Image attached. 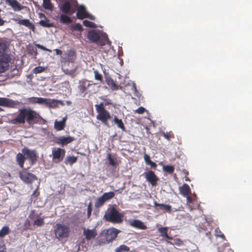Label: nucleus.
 Listing matches in <instances>:
<instances>
[{
	"instance_id": "obj_1",
	"label": "nucleus",
	"mask_w": 252,
	"mask_h": 252,
	"mask_svg": "<svg viewBox=\"0 0 252 252\" xmlns=\"http://www.w3.org/2000/svg\"><path fill=\"white\" fill-rule=\"evenodd\" d=\"M10 123L15 125L27 123L30 126H33L35 124L44 125L46 123V121L33 109L23 108L18 110L16 117L10 121Z\"/></svg>"
},
{
	"instance_id": "obj_2",
	"label": "nucleus",
	"mask_w": 252,
	"mask_h": 252,
	"mask_svg": "<svg viewBox=\"0 0 252 252\" xmlns=\"http://www.w3.org/2000/svg\"><path fill=\"white\" fill-rule=\"evenodd\" d=\"M103 100V102H100L99 104H95V108L97 113L96 119L100 121L105 125H107L108 121L110 119L111 115L110 113L105 109L104 106L111 105L113 107H115V105L110 99L105 98V96H102L100 98Z\"/></svg>"
},
{
	"instance_id": "obj_3",
	"label": "nucleus",
	"mask_w": 252,
	"mask_h": 252,
	"mask_svg": "<svg viewBox=\"0 0 252 252\" xmlns=\"http://www.w3.org/2000/svg\"><path fill=\"white\" fill-rule=\"evenodd\" d=\"M124 215L119 212L116 208V206L114 205L108 208L104 215V219L109 222L114 223H120L123 220Z\"/></svg>"
},
{
	"instance_id": "obj_4",
	"label": "nucleus",
	"mask_w": 252,
	"mask_h": 252,
	"mask_svg": "<svg viewBox=\"0 0 252 252\" xmlns=\"http://www.w3.org/2000/svg\"><path fill=\"white\" fill-rule=\"evenodd\" d=\"M70 232L69 226L63 223H57L54 227L55 236L60 241L68 238Z\"/></svg>"
},
{
	"instance_id": "obj_5",
	"label": "nucleus",
	"mask_w": 252,
	"mask_h": 252,
	"mask_svg": "<svg viewBox=\"0 0 252 252\" xmlns=\"http://www.w3.org/2000/svg\"><path fill=\"white\" fill-rule=\"evenodd\" d=\"M115 193L113 191H110L103 193L101 196L96 199L94 207L96 208H99L102 206L105 203L113 198L115 196Z\"/></svg>"
},
{
	"instance_id": "obj_6",
	"label": "nucleus",
	"mask_w": 252,
	"mask_h": 252,
	"mask_svg": "<svg viewBox=\"0 0 252 252\" xmlns=\"http://www.w3.org/2000/svg\"><path fill=\"white\" fill-rule=\"evenodd\" d=\"M120 231L115 228H110L107 229L103 236L104 243H109L112 242L118 236Z\"/></svg>"
},
{
	"instance_id": "obj_7",
	"label": "nucleus",
	"mask_w": 252,
	"mask_h": 252,
	"mask_svg": "<svg viewBox=\"0 0 252 252\" xmlns=\"http://www.w3.org/2000/svg\"><path fill=\"white\" fill-rule=\"evenodd\" d=\"M20 104L18 100H14L6 97H0V106L11 108H16Z\"/></svg>"
},
{
	"instance_id": "obj_8",
	"label": "nucleus",
	"mask_w": 252,
	"mask_h": 252,
	"mask_svg": "<svg viewBox=\"0 0 252 252\" xmlns=\"http://www.w3.org/2000/svg\"><path fill=\"white\" fill-rule=\"evenodd\" d=\"M19 176L20 179L26 184H31L33 181L37 179L35 175L25 170L20 171Z\"/></svg>"
},
{
	"instance_id": "obj_9",
	"label": "nucleus",
	"mask_w": 252,
	"mask_h": 252,
	"mask_svg": "<svg viewBox=\"0 0 252 252\" xmlns=\"http://www.w3.org/2000/svg\"><path fill=\"white\" fill-rule=\"evenodd\" d=\"M65 151L60 148L52 149L53 160L56 163L61 162L65 156Z\"/></svg>"
},
{
	"instance_id": "obj_10",
	"label": "nucleus",
	"mask_w": 252,
	"mask_h": 252,
	"mask_svg": "<svg viewBox=\"0 0 252 252\" xmlns=\"http://www.w3.org/2000/svg\"><path fill=\"white\" fill-rule=\"evenodd\" d=\"M143 175L147 182H149L153 187L156 186L158 180V177L152 170H149L143 173Z\"/></svg>"
},
{
	"instance_id": "obj_11",
	"label": "nucleus",
	"mask_w": 252,
	"mask_h": 252,
	"mask_svg": "<svg viewBox=\"0 0 252 252\" xmlns=\"http://www.w3.org/2000/svg\"><path fill=\"white\" fill-rule=\"evenodd\" d=\"M22 152L24 154L25 158L29 159L32 164H33L36 162L37 156L35 151L24 148L22 149Z\"/></svg>"
},
{
	"instance_id": "obj_12",
	"label": "nucleus",
	"mask_w": 252,
	"mask_h": 252,
	"mask_svg": "<svg viewBox=\"0 0 252 252\" xmlns=\"http://www.w3.org/2000/svg\"><path fill=\"white\" fill-rule=\"evenodd\" d=\"M36 103L39 104H44L46 106H48L50 107H53L57 105L58 102H60V101H58L55 99H51L50 98H46L42 97H37L36 98Z\"/></svg>"
},
{
	"instance_id": "obj_13",
	"label": "nucleus",
	"mask_w": 252,
	"mask_h": 252,
	"mask_svg": "<svg viewBox=\"0 0 252 252\" xmlns=\"http://www.w3.org/2000/svg\"><path fill=\"white\" fill-rule=\"evenodd\" d=\"M13 20L19 25L25 26V27L32 30L33 32L35 31V28L34 24L31 23L29 19L13 18Z\"/></svg>"
},
{
	"instance_id": "obj_14",
	"label": "nucleus",
	"mask_w": 252,
	"mask_h": 252,
	"mask_svg": "<svg viewBox=\"0 0 252 252\" xmlns=\"http://www.w3.org/2000/svg\"><path fill=\"white\" fill-rule=\"evenodd\" d=\"M75 140L74 137L70 136L67 137L60 136L56 138V143L63 146L73 142Z\"/></svg>"
},
{
	"instance_id": "obj_15",
	"label": "nucleus",
	"mask_w": 252,
	"mask_h": 252,
	"mask_svg": "<svg viewBox=\"0 0 252 252\" xmlns=\"http://www.w3.org/2000/svg\"><path fill=\"white\" fill-rule=\"evenodd\" d=\"M87 38L92 42L96 43L100 39V35L97 31L92 30L89 31L87 35Z\"/></svg>"
},
{
	"instance_id": "obj_16",
	"label": "nucleus",
	"mask_w": 252,
	"mask_h": 252,
	"mask_svg": "<svg viewBox=\"0 0 252 252\" xmlns=\"http://www.w3.org/2000/svg\"><path fill=\"white\" fill-rule=\"evenodd\" d=\"M92 81H88L87 80H83L80 82V85L78 86L79 89L80 91L82 93H85L87 90L89 88V87H93L95 83L91 84L90 82Z\"/></svg>"
},
{
	"instance_id": "obj_17",
	"label": "nucleus",
	"mask_w": 252,
	"mask_h": 252,
	"mask_svg": "<svg viewBox=\"0 0 252 252\" xmlns=\"http://www.w3.org/2000/svg\"><path fill=\"white\" fill-rule=\"evenodd\" d=\"M129 224L131 227L139 229L145 230L147 228L143 222L138 220H129Z\"/></svg>"
},
{
	"instance_id": "obj_18",
	"label": "nucleus",
	"mask_w": 252,
	"mask_h": 252,
	"mask_svg": "<svg viewBox=\"0 0 252 252\" xmlns=\"http://www.w3.org/2000/svg\"><path fill=\"white\" fill-rule=\"evenodd\" d=\"M71 6L69 1H65L63 5L60 7V10L64 13L72 14L74 10H71Z\"/></svg>"
},
{
	"instance_id": "obj_19",
	"label": "nucleus",
	"mask_w": 252,
	"mask_h": 252,
	"mask_svg": "<svg viewBox=\"0 0 252 252\" xmlns=\"http://www.w3.org/2000/svg\"><path fill=\"white\" fill-rule=\"evenodd\" d=\"M76 15L77 18L81 20L89 17V14L82 5H80L78 8Z\"/></svg>"
},
{
	"instance_id": "obj_20",
	"label": "nucleus",
	"mask_w": 252,
	"mask_h": 252,
	"mask_svg": "<svg viewBox=\"0 0 252 252\" xmlns=\"http://www.w3.org/2000/svg\"><path fill=\"white\" fill-rule=\"evenodd\" d=\"M5 1L14 11H20L24 8L17 0H5Z\"/></svg>"
},
{
	"instance_id": "obj_21",
	"label": "nucleus",
	"mask_w": 252,
	"mask_h": 252,
	"mask_svg": "<svg viewBox=\"0 0 252 252\" xmlns=\"http://www.w3.org/2000/svg\"><path fill=\"white\" fill-rule=\"evenodd\" d=\"M83 230L84 235L87 240L94 238L97 235L96 230L94 229L91 230L84 228Z\"/></svg>"
},
{
	"instance_id": "obj_22",
	"label": "nucleus",
	"mask_w": 252,
	"mask_h": 252,
	"mask_svg": "<svg viewBox=\"0 0 252 252\" xmlns=\"http://www.w3.org/2000/svg\"><path fill=\"white\" fill-rule=\"evenodd\" d=\"M180 193L184 196L189 195L191 193L190 189L188 185L184 184L179 188Z\"/></svg>"
},
{
	"instance_id": "obj_23",
	"label": "nucleus",
	"mask_w": 252,
	"mask_h": 252,
	"mask_svg": "<svg viewBox=\"0 0 252 252\" xmlns=\"http://www.w3.org/2000/svg\"><path fill=\"white\" fill-rule=\"evenodd\" d=\"M154 207H158L160 210H164L165 212L170 213L171 212L172 207L169 205L164 204H159L157 201L154 202Z\"/></svg>"
},
{
	"instance_id": "obj_24",
	"label": "nucleus",
	"mask_w": 252,
	"mask_h": 252,
	"mask_svg": "<svg viewBox=\"0 0 252 252\" xmlns=\"http://www.w3.org/2000/svg\"><path fill=\"white\" fill-rule=\"evenodd\" d=\"M168 228L167 227H160L158 228V230L160 233V236L165 238L168 240H172V237L168 236Z\"/></svg>"
},
{
	"instance_id": "obj_25",
	"label": "nucleus",
	"mask_w": 252,
	"mask_h": 252,
	"mask_svg": "<svg viewBox=\"0 0 252 252\" xmlns=\"http://www.w3.org/2000/svg\"><path fill=\"white\" fill-rule=\"evenodd\" d=\"M65 121L66 118H63V120L60 122L56 121L54 125L55 128L58 131L63 130L65 126Z\"/></svg>"
},
{
	"instance_id": "obj_26",
	"label": "nucleus",
	"mask_w": 252,
	"mask_h": 252,
	"mask_svg": "<svg viewBox=\"0 0 252 252\" xmlns=\"http://www.w3.org/2000/svg\"><path fill=\"white\" fill-rule=\"evenodd\" d=\"M41 15L45 18V19L40 20L39 21V24L40 26L46 28H51L54 26L53 24L50 22V20L45 16L44 14H41Z\"/></svg>"
},
{
	"instance_id": "obj_27",
	"label": "nucleus",
	"mask_w": 252,
	"mask_h": 252,
	"mask_svg": "<svg viewBox=\"0 0 252 252\" xmlns=\"http://www.w3.org/2000/svg\"><path fill=\"white\" fill-rule=\"evenodd\" d=\"M106 84L112 90H117L119 89V86L116 84L114 81L111 78H107L106 79Z\"/></svg>"
},
{
	"instance_id": "obj_28",
	"label": "nucleus",
	"mask_w": 252,
	"mask_h": 252,
	"mask_svg": "<svg viewBox=\"0 0 252 252\" xmlns=\"http://www.w3.org/2000/svg\"><path fill=\"white\" fill-rule=\"evenodd\" d=\"M113 122L119 128H121L123 131H126L125 125L121 119H119L117 116H115Z\"/></svg>"
},
{
	"instance_id": "obj_29",
	"label": "nucleus",
	"mask_w": 252,
	"mask_h": 252,
	"mask_svg": "<svg viewBox=\"0 0 252 252\" xmlns=\"http://www.w3.org/2000/svg\"><path fill=\"white\" fill-rule=\"evenodd\" d=\"M16 161L21 168L24 166V164L26 159L25 157L21 153H18L16 156Z\"/></svg>"
},
{
	"instance_id": "obj_30",
	"label": "nucleus",
	"mask_w": 252,
	"mask_h": 252,
	"mask_svg": "<svg viewBox=\"0 0 252 252\" xmlns=\"http://www.w3.org/2000/svg\"><path fill=\"white\" fill-rule=\"evenodd\" d=\"M0 61L3 63L4 64H9L11 61V58L9 55L7 54H2L0 56Z\"/></svg>"
},
{
	"instance_id": "obj_31",
	"label": "nucleus",
	"mask_w": 252,
	"mask_h": 252,
	"mask_svg": "<svg viewBox=\"0 0 252 252\" xmlns=\"http://www.w3.org/2000/svg\"><path fill=\"white\" fill-rule=\"evenodd\" d=\"M43 7L45 9L52 10L54 6L50 0H43Z\"/></svg>"
},
{
	"instance_id": "obj_32",
	"label": "nucleus",
	"mask_w": 252,
	"mask_h": 252,
	"mask_svg": "<svg viewBox=\"0 0 252 252\" xmlns=\"http://www.w3.org/2000/svg\"><path fill=\"white\" fill-rule=\"evenodd\" d=\"M60 21L63 24H69L72 22L71 18L66 15L62 14L60 16Z\"/></svg>"
},
{
	"instance_id": "obj_33",
	"label": "nucleus",
	"mask_w": 252,
	"mask_h": 252,
	"mask_svg": "<svg viewBox=\"0 0 252 252\" xmlns=\"http://www.w3.org/2000/svg\"><path fill=\"white\" fill-rule=\"evenodd\" d=\"M10 232L9 228L7 226H3L0 230V238H3L8 235Z\"/></svg>"
},
{
	"instance_id": "obj_34",
	"label": "nucleus",
	"mask_w": 252,
	"mask_h": 252,
	"mask_svg": "<svg viewBox=\"0 0 252 252\" xmlns=\"http://www.w3.org/2000/svg\"><path fill=\"white\" fill-rule=\"evenodd\" d=\"M107 159L109 161V164L112 167H116L118 164L117 161H116V159H115L112 156V155L110 153L107 154Z\"/></svg>"
},
{
	"instance_id": "obj_35",
	"label": "nucleus",
	"mask_w": 252,
	"mask_h": 252,
	"mask_svg": "<svg viewBox=\"0 0 252 252\" xmlns=\"http://www.w3.org/2000/svg\"><path fill=\"white\" fill-rule=\"evenodd\" d=\"M130 251L128 247L126 245H121L115 250V252H128Z\"/></svg>"
},
{
	"instance_id": "obj_36",
	"label": "nucleus",
	"mask_w": 252,
	"mask_h": 252,
	"mask_svg": "<svg viewBox=\"0 0 252 252\" xmlns=\"http://www.w3.org/2000/svg\"><path fill=\"white\" fill-rule=\"evenodd\" d=\"M27 51L29 54L34 56H36L38 54L36 48L32 46L28 47Z\"/></svg>"
},
{
	"instance_id": "obj_37",
	"label": "nucleus",
	"mask_w": 252,
	"mask_h": 252,
	"mask_svg": "<svg viewBox=\"0 0 252 252\" xmlns=\"http://www.w3.org/2000/svg\"><path fill=\"white\" fill-rule=\"evenodd\" d=\"M163 171L169 174H172L174 172L175 168L173 165H165L163 167Z\"/></svg>"
},
{
	"instance_id": "obj_38",
	"label": "nucleus",
	"mask_w": 252,
	"mask_h": 252,
	"mask_svg": "<svg viewBox=\"0 0 252 252\" xmlns=\"http://www.w3.org/2000/svg\"><path fill=\"white\" fill-rule=\"evenodd\" d=\"M46 69V67L38 66L35 67L32 70V72L35 74L40 73L44 72Z\"/></svg>"
},
{
	"instance_id": "obj_39",
	"label": "nucleus",
	"mask_w": 252,
	"mask_h": 252,
	"mask_svg": "<svg viewBox=\"0 0 252 252\" xmlns=\"http://www.w3.org/2000/svg\"><path fill=\"white\" fill-rule=\"evenodd\" d=\"M77 158L74 156H69L66 158V163H69L70 165L73 164L77 161Z\"/></svg>"
},
{
	"instance_id": "obj_40",
	"label": "nucleus",
	"mask_w": 252,
	"mask_h": 252,
	"mask_svg": "<svg viewBox=\"0 0 252 252\" xmlns=\"http://www.w3.org/2000/svg\"><path fill=\"white\" fill-rule=\"evenodd\" d=\"M215 235L217 237H220L223 240H225L224 235L222 233L219 228H217L215 230Z\"/></svg>"
},
{
	"instance_id": "obj_41",
	"label": "nucleus",
	"mask_w": 252,
	"mask_h": 252,
	"mask_svg": "<svg viewBox=\"0 0 252 252\" xmlns=\"http://www.w3.org/2000/svg\"><path fill=\"white\" fill-rule=\"evenodd\" d=\"M162 135L168 140H170L171 138H174V135L172 132L170 131L169 132H162Z\"/></svg>"
},
{
	"instance_id": "obj_42",
	"label": "nucleus",
	"mask_w": 252,
	"mask_h": 252,
	"mask_svg": "<svg viewBox=\"0 0 252 252\" xmlns=\"http://www.w3.org/2000/svg\"><path fill=\"white\" fill-rule=\"evenodd\" d=\"M9 67V64H4L3 63L0 61V73H2L6 71L8 69Z\"/></svg>"
},
{
	"instance_id": "obj_43",
	"label": "nucleus",
	"mask_w": 252,
	"mask_h": 252,
	"mask_svg": "<svg viewBox=\"0 0 252 252\" xmlns=\"http://www.w3.org/2000/svg\"><path fill=\"white\" fill-rule=\"evenodd\" d=\"M70 29L72 31H81L83 30L82 27L79 23H77L72 25Z\"/></svg>"
},
{
	"instance_id": "obj_44",
	"label": "nucleus",
	"mask_w": 252,
	"mask_h": 252,
	"mask_svg": "<svg viewBox=\"0 0 252 252\" xmlns=\"http://www.w3.org/2000/svg\"><path fill=\"white\" fill-rule=\"evenodd\" d=\"M83 25L87 27H90V28H96V25L95 23L92 22L91 21H89L88 20H84L83 22Z\"/></svg>"
},
{
	"instance_id": "obj_45",
	"label": "nucleus",
	"mask_w": 252,
	"mask_h": 252,
	"mask_svg": "<svg viewBox=\"0 0 252 252\" xmlns=\"http://www.w3.org/2000/svg\"><path fill=\"white\" fill-rule=\"evenodd\" d=\"M44 224V221L43 218H38L35 220L33 222L34 225L38 226H41Z\"/></svg>"
},
{
	"instance_id": "obj_46",
	"label": "nucleus",
	"mask_w": 252,
	"mask_h": 252,
	"mask_svg": "<svg viewBox=\"0 0 252 252\" xmlns=\"http://www.w3.org/2000/svg\"><path fill=\"white\" fill-rule=\"evenodd\" d=\"M7 49L6 44L4 42H0V54L5 52Z\"/></svg>"
},
{
	"instance_id": "obj_47",
	"label": "nucleus",
	"mask_w": 252,
	"mask_h": 252,
	"mask_svg": "<svg viewBox=\"0 0 252 252\" xmlns=\"http://www.w3.org/2000/svg\"><path fill=\"white\" fill-rule=\"evenodd\" d=\"M94 79L96 80L99 81L100 82H102V75L98 72L97 70H95L94 71Z\"/></svg>"
},
{
	"instance_id": "obj_48",
	"label": "nucleus",
	"mask_w": 252,
	"mask_h": 252,
	"mask_svg": "<svg viewBox=\"0 0 252 252\" xmlns=\"http://www.w3.org/2000/svg\"><path fill=\"white\" fill-rule=\"evenodd\" d=\"M167 243L168 244H169L170 245H177V246H180L181 245H182L183 243L182 242V241L180 239H176L174 240V242L173 243V242H171L170 241H167Z\"/></svg>"
},
{
	"instance_id": "obj_49",
	"label": "nucleus",
	"mask_w": 252,
	"mask_h": 252,
	"mask_svg": "<svg viewBox=\"0 0 252 252\" xmlns=\"http://www.w3.org/2000/svg\"><path fill=\"white\" fill-rule=\"evenodd\" d=\"M92 211V203H90L89 204V205L88 206V208H87V215H88V217H90V216L91 215Z\"/></svg>"
},
{
	"instance_id": "obj_50",
	"label": "nucleus",
	"mask_w": 252,
	"mask_h": 252,
	"mask_svg": "<svg viewBox=\"0 0 252 252\" xmlns=\"http://www.w3.org/2000/svg\"><path fill=\"white\" fill-rule=\"evenodd\" d=\"M144 159L146 164H147L148 163H149L150 161L151 160L150 157L147 154H144Z\"/></svg>"
},
{
	"instance_id": "obj_51",
	"label": "nucleus",
	"mask_w": 252,
	"mask_h": 252,
	"mask_svg": "<svg viewBox=\"0 0 252 252\" xmlns=\"http://www.w3.org/2000/svg\"><path fill=\"white\" fill-rule=\"evenodd\" d=\"M145 111V109L143 107H140L135 110V112L138 114H143Z\"/></svg>"
},
{
	"instance_id": "obj_52",
	"label": "nucleus",
	"mask_w": 252,
	"mask_h": 252,
	"mask_svg": "<svg viewBox=\"0 0 252 252\" xmlns=\"http://www.w3.org/2000/svg\"><path fill=\"white\" fill-rule=\"evenodd\" d=\"M36 98L37 97H31L28 98V101L30 103L35 104L36 103Z\"/></svg>"
},
{
	"instance_id": "obj_53",
	"label": "nucleus",
	"mask_w": 252,
	"mask_h": 252,
	"mask_svg": "<svg viewBox=\"0 0 252 252\" xmlns=\"http://www.w3.org/2000/svg\"><path fill=\"white\" fill-rule=\"evenodd\" d=\"M36 46L38 48L43 50V51H49V52H51V51L47 48H46L45 47L41 45H40V44H36Z\"/></svg>"
},
{
	"instance_id": "obj_54",
	"label": "nucleus",
	"mask_w": 252,
	"mask_h": 252,
	"mask_svg": "<svg viewBox=\"0 0 252 252\" xmlns=\"http://www.w3.org/2000/svg\"><path fill=\"white\" fill-rule=\"evenodd\" d=\"M147 165H150L152 168L154 169H156L157 167V164L152 160H150V162L148 163Z\"/></svg>"
},
{
	"instance_id": "obj_55",
	"label": "nucleus",
	"mask_w": 252,
	"mask_h": 252,
	"mask_svg": "<svg viewBox=\"0 0 252 252\" xmlns=\"http://www.w3.org/2000/svg\"><path fill=\"white\" fill-rule=\"evenodd\" d=\"M0 252H6V248L4 244L0 245Z\"/></svg>"
},
{
	"instance_id": "obj_56",
	"label": "nucleus",
	"mask_w": 252,
	"mask_h": 252,
	"mask_svg": "<svg viewBox=\"0 0 252 252\" xmlns=\"http://www.w3.org/2000/svg\"><path fill=\"white\" fill-rule=\"evenodd\" d=\"M39 194V193L37 192V189H35L33 192L32 193V197H36Z\"/></svg>"
},
{
	"instance_id": "obj_57",
	"label": "nucleus",
	"mask_w": 252,
	"mask_h": 252,
	"mask_svg": "<svg viewBox=\"0 0 252 252\" xmlns=\"http://www.w3.org/2000/svg\"><path fill=\"white\" fill-rule=\"evenodd\" d=\"M186 197H187V203H192V199L191 197L189 195L186 196Z\"/></svg>"
},
{
	"instance_id": "obj_58",
	"label": "nucleus",
	"mask_w": 252,
	"mask_h": 252,
	"mask_svg": "<svg viewBox=\"0 0 252 252\" xmlns=\"http://www.w3.org/2000/svg\"><path fill=\"white\" fill-rule=\"evenodd\" d=\"M55 52L57 55H61L62 53V51L58 49H55Z\"/></svg>"
},
{
	"instance_id": "obj_59",
	"label": "nucleus",
	"mask_w": 252,
	"mask_h": 252,
	"mask_svg": "<svg viewBox=\"0 0 252 252\" xmlns=\"http://www.w3.org/2000/svg\"><path fill=\"white\" fill-rule=\"evenodd\" d=\"M182 172L185 176H188L189 175V172L187 170L183 169Z\"/></svg>"
},
{
	"instance_id": "obj_60",
	"label": "nucleus",
	"mask_w": 252,
	"mask_h": 252,
	"mask_svg": "<svg viewBox=\"0 0 252 252\" xmlns=\"http://www.w3.org/2000/svg\"><path fill=\"white\" fill-rule=\"evenodd\" d=\"M199 231H201V230H206L207 228L206 227V226H203V227H201L200 225H199Z\"/></svg>"
},
{
	"instance_id": "obj_61",
	"label": "nucleus",
	"mask_w": 252,
	"mask_h": 252,
	"mask_svg": "<svg viewBox=\"0 0 252 252\" xmlns=\"http://www.w3.org/2000/svg\"><path fill=\"white\" fill-rule=\"evenodd\" d=\"M88 18H90L92 20H94V17L93 16V15H89V17H88Z\"/></svg>"
},
{
	"instance_id": "obj_62",
	"label": "nucleus",
	"mask_w": 252,
	"mask_h": 252,
	"mask_svg": "<svg viewBox=\"0 0 252 252\" xmlns=\"http://www.w3.org/2000/svg\"><path fill=\"white\" fill-rule=\"evenodd\" d=\"M185 180L186 181H190V180L189 179V178L188 177V176H185Z\"/></svg>"
},
{
	"instance_id": "obj_63",
	"label": "nucleus",
	"mask_w": 252,
	"mask_h": 252,
	"mask_svg": "<svg viewBox=\"0 0 252 252\" xmlns=\"http://www.w3.org/2000/svg\"><path fill=\"white\" fill-rule=\"evenodd\" d=\"M32 213H34V211H32Z\"/></svg>"
}]
</instances>
